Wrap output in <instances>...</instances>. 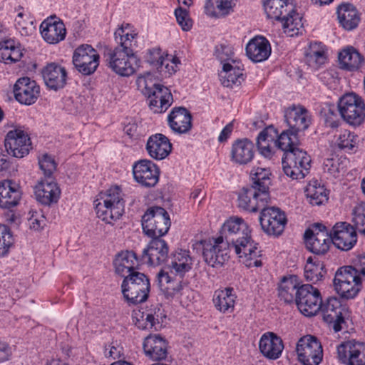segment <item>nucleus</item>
<instances>
[{
	"instance_id": "f257e3e1",
	"label": "nucleus",
	"mask_w": 365,
	"mask_h": 365,
	"mask_svg": "<svg viewBox=\"0 0 365 365\" xmlns=\"http://www.w3.org/2000/svg\"><path fill=\"white\" fill-rule=\"evenodd\" d=\"M298 133L289 128L282 132L276 142L278 148L284 151L282 158L283 172L292 180L304 178L311 168L310 156L298 147Z\"/></svg>"
},
{
	"instance_id": "f03ea898",
	"label": "nucleus",
	"mask_w": 365,
	"mask_h": 365,
	"mask_svg": "<svg viewBox=\"0 0 365 365\" xmlns=\"http://www.w3.org/2000/svg\"><path fill=\"white\" fill-rule=\"evenodd\" d=\"M264 9L269 19L280 21L284 32L297 34L302 27V17L296 12L292 0H264Z\"/></svg>"
},
{
	"instance_id": "7ed1b4c3",
	"label": "nucleus",
	"mask_w": 365,
	"mask_h": 365,
	"mask_svg": "<svg viewBox=\"0 0 365 365\" xmlns=\"http://www.w3.org/2000/svg\"><path fill=\"white\" fill-rule=\"evenodd\" d=\"M235 236L233 241H230L229 247H232L235 249V253L245 266L247 267L262 266V261L258 259L262 255L261 250L258 244L252 240L247 225L244 226L243 230H240Z\"/></svg>"
},
{
	"instance_id": "20e7f679",
	"label": "nucleus",
	"mask_w": 365,
	"mask_h": 365,
	"mask_svg": "<svg viewBox=\"0 0 365 365\" xmlns=\"http://www.w3.org/2000/svg\"><path fill=\"white\" fill-rule=\"evenodd\" d=\"M96 214L106 223L118 220L124 212L125 201L120 187L114 186L106 192L101 194V199L96 200Z\"/></svg>"
},
{
	"instance_id": "39448f33",
	"label": "nucleus",
	"mask_w": 365,
	"mask_h": 365,
	"mask_svg": "<svg viewBox=\"0 0 365 365\" xmlns=\"http://www.w3.org/2000/svg\"><path fill=\"white\" fill-rule=\"evenodd\" d=\"M121 290L126 302L130 304H138L145 302L150 290V280L144 273L131 272L125 276Z\"/></svg>"
},
{
	"instance_id": "423d86ee",
	"label": "nucleus",
	"mask_w": 365,
	"mask_h": 365,
	"mask_svg": "<svg viewBox=\"0 0 365 365\" xmlns=\"http://www.w3.org/2000/svg\"><path fill=\"white\" fill-rule=\"evenodd\" d=\"M337 108L341 118L351 126H360L365 121L364 101L355 93L343 95L337 103Z\"/></svg>"
},
{
	"instance_id": "0eeeda50",
	"label": "nucleus",
	"mask_w": 365,
	"mask_h": 365,
	"mask_svg": "<svg viewBox=\"0 0 365 365\" xmlns=\"http://www.w3.org/2000/svg\"><path fill=\"white\" fill-rule=\"evenodd\" d=\"M143 232L148 237H160L165 235L170 227L168 212L161 207H149L142 217Z\"/></svg>"
},
{
	"instance_id": "6e6552de",
	"label": "nucleus",
	"mask_w": 365,
	"mask_h": 365,
	"mask_svg": "<svg viewBox=\"0 0 365 365\" xmlns=\"http://www.w3.org/2000/svg\"><path fill=\"white\" fill-rule=\"evenodd\" d=\"M306 248L317 255H324L328 252L331 240L329 232L322 223H314L304 234Z\"/></svg>"
},
{
	"instance_id": "1a4fd4ad",
	"label": "nucleus",
	"mask_w": 365,
	"mask_h": 365,
	"mask_svg": "<svg viewBox=\"0 0 365 365\" xmlns=\"http://www.w3.org/2000/svg\"><path fill=\"white\" fill-rule=\"evenodd\" d=\"M296 351L299 361L303 365H319L322 360V344L312 335L301 337L297 343Z\"/></svg>"
},
{
	"instance_id": "9d476101",
	"label": "nucleus",
	"mask_w": 365,
	"mask_h": 365,
	"mask_svg": "<svg viewBox=\"0 0 365 365\" xmlns=\"http://www.w3.org/2000/svg\"><path fill=\"white\" fill-rule=\"evenodd\" d=\"M202 246V256L205 262L212 267H221L229 259V245L225 242L222 237H217L212 240H201Z\"/></svg>"
},
{
	"instance_id": "9b49d317",
	"label": "nucleus",
	"mask_w": 365,
	"mask_h": 365,
	"mask_svg": "<svg viewBox=\"0 0 365 365\" xmlns=\"http://www.w3.org/2000/svg\"><path fill=\"white\" fill-rule=\"evenodd\" d=\"M331 242L341 251L351 250L357 242L356 227L346 222H338L329 231Z\"/></svg>"
},
{
	"instance_id": "f8f14e48",
	"label": "nucleus",
	"mask_w": 365,
	"mask_h": 365,
	"mask_svg": "<svg viewBox=\"0 0 365 365\" xmlns=\"http://www.w3.org/2000/svg\"><path fill=\"white\" fill-rule=\"evenodd\" d=\"M322 299L320 292L311 284H302L297 291L296 304L307 317L314 316L319 311Z\"/></svg>"
},
{
	"instance_id": "ddd939ff",
	"label": "nucleus",
	"mask_w": 365,
	"mask_h": 365,
	"mask_svg": "<svg viewBox=\"0 0 365 365\" xmlns=\"http://www.w3.org/2000/svg\"><path fill=\"white\" fill-rule=\"evenodd\" d=\"M138 82L145 83L143 93L150 98V108L155 113H162L167 110L173 101V96L169 89L155 83L150 87L144 78H139Z\"/></svg>"
},
{
	"instance_id": "4468645a",
	"label": "nucleus",
	"mask_w": 365,
	"mask_h": 365,
	"mask_svg": "<svg viewBox=\"0 0 365 365\" xmlns=\"http://www.w3.org/2000/svg\"><path fill=\"white\" fill-rule=\"evenodd\" d=\"M73 63L82 75L89 76L96 71L99 65V55L91 45L83 44L75 49Z\"/></svg>"
},
{
	"instance_id": "2eb2a0df",
	"label": "nucleus",
	"mask_w": 365,
	"mask_h": 365,
	"mask_svg": "<svg viewBox=\"0 0 365 365\" xmlns=\"http://www.w3.org/2000/svg\"><path fill=\"white\" fill-rule=\"evenodd\" d=\"M106 61L108 67L121 76H130L135 73L139 63L135 55H130L115 49L108 53Z\"/></svg>"
},
{
	"instance_id": "dca6fc26",
	"label": "nucleus",
	"mask_w": 365,
	"mask_h": 365,
	"mask_svg": "<svg viewBox=\"0 0 365 365\" xmlns=\"http://www.w3.org/2000/svg\"><path fill=\"white\" fill-rule=\"evenodd\" d=\"M262 230L269 235H280L287 224L285 213L275 207H263L259 217Z\"/></svg>"
},
{
	"instance_id": "f3484780",
	"label": "nucleus",
	"mask_w": 365,
	"mask_h": 365,
	"mask_svg": "<svg viewBox=\"0 0 365 365\" xmlns=\"http://www.w3.org/2000/svg\"><path fill=\"white\" fill-rule=\"evenodd\" d=\"M319 310L322 312L324 322L333 324L335 332L341 330V324L345 323L344 314L346 308L338 298L329 297L324 302L322 301Z\"/></svg>"
},
{
	"instance_id": "a211bd4d",
	"label": "nucleus",
	"mask_w": 365,
	"mask_h": 365,
	"mask_svg": "<svg viewBox=\"0 0 365 365\" xmlns=\"http://www.w3.org/2000/svg\"><path fill=\"white\" fill-rule=\"evenodd\" d=\"M4 146L9 155L21 158L29 154L31 143L29 135L24 130L14 129L6 134Z\"/></svg>"
},
{
	"instance_id": "6ab92c4d",
	"label": "nucleus",
	"mask_w": 365,
	"mask_h": 365,
	"mask_svg": "<svg viewBox=\"0 0 365 365\" xmlns=\"http://www.w3.org/2000/svg\"><path fill=\"white\" fill-rule=\"evenodd\" d=\"M135 180L143 187H154L159 180L160 170L151 160H140L133 165Z\"/></svg>"
},
{
	"instance_id": "aec40b11",
	"label": "nucleus",
	"mask_w": 365,
	"mask_h": 365,
	"mask_svg": "<svg viewBox=\"0 0 365 365\" xmlns=\"http://www.w3.org/2000/svg\"><path fill=\"white\" fill-rule=\"evenodd\" d=\"M339 360L346 365H365V344L349 341L337 347Z\"/></svg>"
},
{
	"instance_id": "412c9836",
	"label": "nucleus",
	"mask_w": 365,
	"mask_h": 365,
	"mask_svg": "<svg viewBox=\"0 0 365 365\" xmlns=\"http://www.w3.org/2000/svg\"><path fill=\"white\" fill-rule=\"evenodd\" d=\"M165 317L161 307L157 304L146 312H134L133 320L138 329L158 331L163 327V319Z\"/></svg>"
},
{
	"instance_id": "4be33fe9",
	"label": "nucleus",
	"mask_w": 365,
	"mask_h": 365,
	"mask_svg": "<svg viewBox=\"0 0 365 365\" xmlns=\"http://www.w3.org/2000/svg\"><path fill=\"white\" fill-rule=\"evenodd\" d=\"M169 247L160 237H152L147 247L143 251V258L147 257V263L153 266H159L168 261Z\"/></svg>"
},
{
	"instance_id": "5701e85b",
	"label": "nucleus",
	"mask_w": 365,
	"mask_h": 365,
	"mask_svg": "<svg viewBox=\"0 0 365 365\" xmlns=\"http://www.w3.org/2000/svg\"><path fill=\"white\" fill-rule=\"evenodd\" d=\"M14 93L16 101L21 104L31 105L38 99L40 88L35 81L28 77L19 78L14 85Z\"/></svg>"
},
{
	"instance_id": "b1692460",
	"label": "nucleus",
	"mask_w": 365,
	"mask_h": 365,
	"mask_svg": "<svg viewBox=\"0 0 365 365\" xmlns=\"http://www.w3.org/2000/svg\"><path fill=\"white\" fill-rule=\"evenodd\" d=\"M43 38L50 44H56L65 39L66 29L63 22L56 16H50L40 25Z\"/></svg>"
},
{
	"instance_id": "393cba45",
	"label": "nucleus",
	"mask_w": 365,
	"mask_h": 365,
	"mask_svg": "<svg viewBox=\"0 0 365 365\" xmlns=\"http://www.w3.org/2000/svg\"><path fill=\"white\" fill-rule=\"evenodd\" d=\"M143 350L145 355L153 361H161L167 358L168 343L160 334H150L145 338Z\"/></svg>"
},
{
	"instance_id": "a878e982",
	"label": "nucleus",
	"mask_w": 365,
	"mask_h": 365,
	"mask_svg": "<svg viewBox=\"0 0 365 365\" xmlns=\"http://www.w3.org/2000/svg\"><path fill=\"white\" fill-rule=\"evenodd\" d=\"M45 84L50 89L57 91L66 84L67 72L64 67L56 63H48L41 71Z\"/></svg>"
},
{
	"instance_id": "bb28decb",
	"label": "nucleus",
	"mask_w": 365,
	"mask_h": 365,
	"mask_svg": "<svg viewBox=\"0 0 365 365\" xmlns=\"http://www.w3.org/2000/svg\"><path fill=\"white\" fill-rule=\"evenodd\" d=\"M259 349L264 356L275 360L281 356L284 344L282 339L276 334L267 332L259 339Z\"/></svg>"
},
{
	"instance_id": "cd10ccee",
	"label": "nucleus",
	"mask_w": 365,
	"mask_h": 365,
	"mask_svg": "<svg viewBox=\"0 0 365 365\" xmlns=\"http://www.w3.org/2000/svg\"><path fill=\"white\" fill-rule=\"evenodd\" d=\"M270 176L271 172L269 169L259 167L254 168L250 173L252 185L250 187L259 192L260 201L262 203L267 202L269 197Z\"/></svg>"
},
{
	"instance_id": "c85d7f7f",
	"label": "nucleus",
	"mask_w": 365,
	"mask_h": 365,
	"mask_svg": "<svg viewBox=\"0 0 365 365\" xmlns=\"http://www.w3.org/2000/svg\"><path fill=\"white\" fill-rule=\"evenodd\" d=\"M170 128L180 134L187 133L192 128V115L184 107H175L168 117Z\"/></svg>"
},
{
	"instance_id": "c756f323",
	"label": "nucleus",
	"mask_w": 365,
	"mask_h": 365,
	"mask_svg": "<svg viewBox=\"0 0 365 365\" xmlns=\"http://www.w3.org/2000/svg\"><path fill=\"white\" fill-rule=\"evenodd\" d=\"M149 155L155 160H163L171 152L172 145L169 139L161 133L151 135L146 144Z\"/></svg>"
},
{
	"instance_id": "7c9ffc66",
	"label": "nucleus",
	"mask_w": 365,
	"mask_h": 365,
	"mask_svg": "<svg viewBox=\"0 0 365 365\" xmlns=\"http://www.w3.org/2000/svg\"><path fill=\"white\" fill-rule=\"evenodd\" d=\"M246 53L253 62L264 61L268 58L271 53L269 42L263 36H256L247 44Z\"/></svg>"
},
{
	"instance_id": "2f4dec72",
	"label": "nucleus",
	"mask_w": 365,
	"mask_h": 365,
	"mask_svg": "<svg viewBox=\"0 0 365 365\" xmlns=\"http://www.w3.org/2000/svg\"><path fill=\"white\" fill-rule=\"evenodd\" d=\"M113 264L115 272L122 277L128 275L131 272H137L138 267V259L133 251H122L116 255Z\"/></svg>"
},
{
	"instance_id": "473e14b6",
	"label": "nucleus",
	"mask_w": 365,
	"mask_h": 365,
	"mask_svg": "<svg viewBox=\"0 0 365 365\" xmlns=\"http://www.w3.org/2000/svg\"><path fill=\"white\" fill-rule=\"evenodd\" d=\"M254 144L247 138L238 139L232 145V160L239 165L250 163L254 157Z\"/></svg>"
},
{
	"instance_id": "72a5a7b5",
	"label": "nucleus",
	"mask_w": 365,
	"mask_h": 365,
	"mask_svg": "<svg viewBox=\"0 0 365 365\" xmlns=\"http://www.w3.org/2000/svg\"><path fill=\"white\" fill-rule=\"evenodd\" d=\"M61 190L52 180L41 181L35 187L36 200L43 205H51L59 199Z\"/></svg>"
},
{
	"instance_id": "f704fd0d",
	"label": "nucleus",
	"mask_w": 365,
	"mask_h": 365,
	"mask_svg": "<svg viewBox=\"0 0 365 365\" xmlns=\"http://www.w3.org/2000/svg\"><path fill=\"white\" fill-rule=\"evenodd\" d=\"M284 118L289 128L297 132L306 130L310 122L307 110L303 108L292 107L287 109Z\"/></svg>"
},
{
	"instance_id": "c9c22d12",
	"label": "nucleus",
	"mask_w": 365,
	"mask_h": 365,
	"mask_svg": "<svg viewBox=\"0 0 365 365\" xmlns=\"http://www.w3.org/2000/svg\"><path fill=\"white\" fill-rule=\"evenodd\" d=\"M20 190L14 185L11 180L0 182V207L11 209L18 205L21 199Z\"/></svg>"
},
{
	"instance_id": "e433bc0d",
	"label": "nucleus",
	"mask_w": 365,
	"mask_h": 365,
	"mask_svg": "<svg viewBox=\"0 0 365 365\" xmlns=\"http://www.w3.org/2000/svg\"><path fill=\"white\" fill-rule=\"evenodd\" d=\"M192 258L189 251L182 249L177 250L171 254L170 262L168 264L172 272L182 277L192 268Z\"/></svg>"
},
{
	"instance_id": "4c0bfd02",
	"label": "nucleus",
	"mask_w": 365,
	"mask_h": 365,
	"mask_svg": "<svg viewBox=\"0 0 365 365\" xmlns=\"http://www.w3.org/2000/svg\"><path fill=\"white\" fill-rule=\"evenodd\" d=\"M266 202L260 201L259 192L253 187H243L238 196L239 207L248 212H256L262 209Z\"/></svg>"
},
{
	"instance_id": "58836bf2",
	"label": "nucleus",
	"mask_w": 365,
	"mask_h": 365,
	"mask_svg": "<svg viewBox=\"0 0 365 365\" xmlns=\"http://www.w3.org/2000/svg\"><path fill=\"white\" fill-rule=\"evenodd\" d=\"M236 295L232 287L217 290L213 296L215 307L222 313H231L234 311Z\"/></svg>"
},
{
	"instance_id": "ea45409f",
	"label": "nucleus",
	"mask_w": 365,
	"mask_h": 365,
	"mask_svg": "<svg viewBox=\"0 0 365 365\" xmlns=\"http://www.w3.org/2000/svg\"><path fill=\"white\" fill-rule=\"evenodd\" d=\"M340 24L346 30H353L357 27L360 18L356 9L350 4H343L337 9Z\"/></svg>"
},
{
	"instance_id": "a19ab883",
	"label": "nucleus",
	"mask_w": 365,
	"mask_h": 365,
	"mask_svg": "<svg viewBox=\"0 0 365 365\" xmlns=\"http://www.w3.org/2000/svg\"><path fill=\"white\" fill-rule=\"evenodd\" d=\"M341 68L348 71L357 70L363 62V57L353 46H346L338 55Z\"/></svg>"
},
{
	"instance_id": "79ce46f5",
	"label": "nucleus",
	"mask_w": 365,
	"mask_h": 365,
	"mask_svg": "<svg viewBox=\"0 0 365 365\" xmlns=\"http://www.w3.org/2000/svg\"><path fill=\"white\" fill-rule=\"evenodd\" d=\"M299 287V283L296 276L283 277L278 288L279 297L287 304L296 302L297 291Z\"/></svg>"
},
{
	"instance_id": "37998d69",
	"label": "nucleus",
	"mask_w": 365,
	"mask_h": 365,
	"mask_svg": "<svg viewBox=\"0 0 365 365\" xmlns=\"http://www.w3.org/2000/svg\"><path fill=\"white\" fill-rule=\"evenodd\" d=\"M220 77L222 84L229 88L239 86L244 81L243 73L240 67L233 66L230 63L223 64Z\"/></svg>"
},
{
	"instance_id": "c03bdc74",
	"label": "nucleus",
	"mask_w": 365,
	"mask_h": 365,
	"mask_svg": "<svg viewBox=\"0 0 365 365\" xmlns=\"http://www.w3.org/2000/svg\"><path fill=\"white\" fill-rule=\"evenodd\" d=\"M305 195L312 205H321L328 200V193L324 185L317 180L310 182L306 187Z\"/></svg>"
},
{
	"instance_id": "a18cd8bd",
	"label": "nucleus",
	"mask_w": 365,
	"mask_h": 365,
	"mask_svg": "<svg viewBox=\"0 0 365 365\" xmlns=\"http://www.w3.org/2000/svg\"><path fill=\"white\" fill-rule=\"evenodd\" d=\"M115 38L118 41L119 36V45L116 46L115 50H120L130 55H135V49L137 47V34L126 32L123 28L118 29L115 32Z\"/></svg>"
},
{
	"instance_id": "49530a36",
	"label": "nucleus",
	"mask_w": 365,
	"mask_h": 365,
	"mask_svg": "<svg viewBox=\"0 0 365 365\" xmlns=\"http://www.w3.org/2000/svg\"><path fill=\"white\" fill-rule=\"evenodd\" d=\"M232 0H207L205 11L212 17L225 16L232 11Z\"/></svg>"
},
{
	"instance_id": "de8ad7c7",
	"label": "nucleus",
	"mask_w": 365,
	"mask_h": 365,
	"mask_svg": "<svg viewBox=\"0 0 365 365\" xmlns=\"http://www.w3.org/2000/svg\"><path fill=\"white\" fill-rule=\"evenodd\" d=\"M245 225L247 223L240 217H230L222 226L219 237H222V240L229 245L230 241H233L235 235L240 230H243Z\"/></svg>"
},
{
	"instance_id": "09e8293b",
	"label": "nucleus",
	"mask_w": 365,
	"mask_h": 365,
	"mask_svg": "<svg viewBox=\"0 0 365 365\" xmlns=\"http://www.w3.org/2000/svg\"><path fill=\"white\" fill-rule=\"evenodd\" d=\"M347 163L348 160L346 158L334 156L324 161L323 168L325 173H328L334 178H337L341 173L346 170Z\"/></svg>"
},
{
	"instance_id": "8fccbe9b",
	"label": "nucleus",
	"mask_w": 365,
	"mask_h": 365,
	"mask_svg": "<svg viewBox=\"0 0 365 365\" xmlns=\"http://www.w3.org/2000/svg\"><path fill=\"white\" fill-rule=\"evenodd\" d=\"M355 282H363V280L353 265L339 268L333 280L334 284Z\"/></svg>"
},
{
	"instance_id": "3c124183",
	"label": "nucleus",
	"mask_w": 365,
	"mask_h": 365,
	"mask_svg": "<svg viewBox=\"0 0 365 365\" xmlns=\"http://www.w3.org/2000/svg\"><path fill=\"white\" fill-rule=\"evenodd\" d=\"M269 130H273L272 127H269L262 130L257 138V147L261 155L265 158H271L274 154L269 141L274 140L273 137L268 134Z\"/></svg>"
},
{
	"instance_id": "603ef678",
	"label": "nucleus",
	"mask_w": 365,
	"mask_h": 365,
	"mask_svg": "<svg viewBox=\"0 0 365 365\" xmlns=\"http://www.w3.org/2000/svg\"><path fill=\"white\" fill-rule=\"evenodd\" d=\"M362 282H346L334 284V289L341 297L349 299L354 298L361 290Z\"/></svg>"
},
{
	"instance_id": "864d4df0",
	"label": "nucleus",
	"mask_w": 365,
	"mask_h": 365,
	"mask_svg": "<svg viewBox=\"0 0 365 365\" xmlns=\"http://www.w3.org/2000/svg\"><path fill=\"white\" fill-rule=\"evenodd\" d=\"M326 271L320 262L317 264H306L304 267V277L307 281L316 283L323 278Z\"/></svg>"
},
{
	"instance_id": "5fc2aeb1",
	"label": "nucleus",
	"mask_w": 365,
	"mask_h": 365,
	"mask_svg": "<svg viewBox=\"0 0 365 365\" xmlns=\"http://www.w3.org/2000/svg\"><path fill=\"white\" fill-rule=\"evenodd\" d=\"M14 237L9 227L0 225V256H4L14 244Z\"/></svg>"
},
{
	"instance_id": "6e6d98bb",
	"label": "nucleus",
	"mask_w": 365,
	"mask_h": 365,
	"mask_svg": "<svg viewBox=\"0 0 365 365\" xmlns=\"http://www.w3.org/2000/svg\"><path fill=\"white\" fill-rule=\"evenodd\" d=\"M357 138V135L354 133L344 130L338 138L337 145L341 150L349 152L355 148Z\"/></svg>"
},
{
	"instance_id": "4d7b16f0",
	"label": "nucleus",
	"mask_w": 365,
	"mask_h": 365,
	"mask_svg": "<svg viewBox=\"0 0 365 365\" xmlns=\"http://www.w3.org/2000/svg\"><path fill=\"white\" fill-rule=\"evenodd\" d=\"M40 169L46 178H50L56 169V163L54 159L48 154H44L38 159Z\"/></svg>"
},
{
	"instance_id": "13d9d810",
	"label": "nucleus",
	"mask_w": 365,
	"mask_h": 365,
	"mask_svg": "<svg viewBox=\"0 0 365 365\" xmlns=\"http://www.w3.org/2000/svg\"><path fill=\"white\" fill-rule=\"evenodd\" d=\"M175 15L178 24L183 31H189L192 26V21L190 18L189 11L179 6L175 10Z\"/></svg>"
},
{
	"instance_id": "bf43d9fd",
	"label": "nucleus",
	"mask_w": 365,
	"mask_h": 365,
	"mask_svg": "<svg viewBox=\"0 0 365 365\" xmlns=\"http://www.w3.org/2000/svg\"><path fill=\"white\" fill-rule=\"evenodd\" d=\"M146 61L150 65L155 66L157 69L162 68L165 64V57L162 55L160 48L148 50Z\"/></svg>"
},
{
	"instance_id": "052dcab7",
	"label": "nucleus",
	"mask_w": 365,
	"mask_h": 365,
	"mask_svg": "<svg viewBox=\"0 0 365 365\" xmlns=\"http://www.w3.org/2000/svg\"><path fill=\"white\" fill-rule=\"evenodd\" d=\"M215 55L216 58L222 63H229V61L235 63L232 60L233 51L231 46L227 45H219L215 47Z\"/></svg>"
},
{
	"instance_id": "680f3d73",
	"label": "nucleus",
	"mask_w": 365,
	"mask_h": 365,
	"mask_svg": "<svg viewBox=\"0 0 365 365\" xmlns=\"http://www.w3.org/2000/svg\"><path fill=\"white\" fill-rule=\"evenodd\" d=\"M157 277L159 286L160 287L161 289H173V294L178 293L182 289V285L180 283H178L177 286H165V284H170L171 283V277L169 276L168 272L160 271L158 274Z\"/></svg>"
},
{
	"instance_id": "e2e57ef3",
	"label": "nucleus",
	"mask_w": 365,
	"mask_h": 365,
	"mask_svg": "<svg viewBox=\"0 0 365 365\" xmlns=\"http://www.w3.org/2000/svg\"><path fill=\"white\" fill-rule=\"evenodd\" d=\"M326 125L332 128H338L341 124V119L335 109L329 108L325 113Z\"/></svg>"
},
{
	"instance_id": "0e129e2a",
	"label": "nucleus",
	"mask_w": 365,
	"mask_h": 365,
	"mask_svg": "<svg viewBox=\"0 0 365 365\" xmlns=\"http://www.w3.org/2000/svg\"><path fill=\"white\" fill-rule=\"evenodd\" d=\"M353 222L357 227L359 226H365V205L356 206L353 210Z\"/></svg>"
},
{
	"instance_id": "69168bd1",
	"label": "nucleus",
	"mask_w": 365,
	"mask_h": 365,
	"mask_svg": "<svg viewBox=\"0 0 365 365\" xmlns=\"http://www.w3.org/2000/svg\"><path fill=\"white\" fill-rule=\"evenodd\" d=\"M352 265L362 280L365 281V252L354 259Z\"/></svg>"
},
{
	"instance_id": "338daca9",
	"label": "nucleus",
	"mask_w": 365,
	"mask_h": 365,
	"mask_svg": "<svg viewBox=\"0 0 365 365\" xmlns=\"http://www.w3.org/2000/svg\"><path fill=\"white\" fill-rule=\"evenodd\" d=\"M11 44V41H5L0 43V61L10 63Z\"/></svg>"
},
{
	"instance_id": "774afa93",
	"label": "nucleus",
	"mask_w": 365,
	"mask_h": 365,
	"mask_svg": "<svg viewBox=\"0 0 365 365\" xmlns=\"http://www.w3.org/2000/svg\"><path fill=\"white\" fill-rule=\"evenodd\" d=\"M24 14L20 12L18 14L17 17L15 19L16 28L22 34H28V25L32 22H29L23 19Z\"/></svg>"
}]
</instances>
